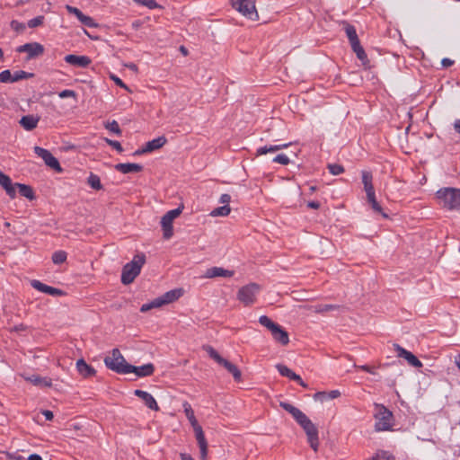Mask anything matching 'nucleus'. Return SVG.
Masks as SVG:
<instances>
[{
    "instance_id": "obj_64",
    "label": "nucleus",
    "mask_w": 460,
    "mask_h": 460,
    "mask_svg": "<svg viewBox=\"0 0 460 460\" xmlns=\"http://www.w3.org/2000/svg\"><path fill=\"white\" fill-rule=\"evenodd\" d=\"M140 25H141L140 21H135V22L132 23V26H133V28H135V29H138Z\"/></svg>"
},
{
    "instance_id": "obj_8",
    "label": "nucleus",
    "mask_w": 460,
    "mask_h": 460,
    "mask_svg": "<svg viewBox=\"0 0 460 460\" xmlns=\"http://www.w3.org/2000/svg\"><path fill=\"white\" fill-rule=\"evenodd\" d=\"M105 366L118 373V374H127V369L128 367V363L125 360L124 357L120 353L119 349H113L111 350V355L108 356L104 358Z\"/></svg>"
},
{
    "instance_id": "obj_18",
    "label": "nucleus",
    "mask_w": 460,
    "mask_h": 460,
    "mask_svg": "<svg viewBox=\"0 0 460 460\" xmlns=\"http://www.w3.org/2000/svg\"><path fill=\"white\" fill-rule=\"evenodd\" d=\"M0 185L5 190L6 194L13 199L16 196L15 186L13 184L11 178L0 171Z\"/></svg>"
},
{
    "instance_id": "obj_13",
    "label": "nucleus",
    "mask_w": 460,
    "mask_h": 460,
    "mask_svg": "<svg viewBox=\"0 0 460 460\" xmlns=\"http://www.w3.org/2000/svg\"><path fill=\"white\" fill-rule=\"evenodd\" d=\"M44 50L43 45L39 42L25 43L16 49V51L19 53H27L28 60L43 55Z\"/></svg>"
},
{
    "instance_id": "obj_22",
    "label": "nucleus",
    "mask_w": 460,
    "mask_h": 460,
    "mask_svg": "<svg viewBox=\"0 0 460 460\" xmlns=\"http://www.w3.org/2000/svg\"><path fill=\"white\" fill-rule=\"evenodd\" d=\"M362 176V182L364 185V190L367 193V197L375 195V189L373 185V175L370 172L367 171H362L361 172Z\"/></svg>"
},
{
    "instance_id": "obj_61",
    "label": "nucleus",
    "mask_w": 460,
    "mask_h": 460,
    "mask_svg": "<svg viewBox=\"0 0 460 460\" xmlns=\"http://www.w3.org/2000/svg\"><path fill=\"white\" fill-rule=\"evenodd\" d=\"M28 460H42L41 456L38 454H31L29 457H28Z\"/></svg>"
},
{
    "instance_id": "obj_40",
    "label": "nucleus",
    "mask_w": 460,
    "mask_h": 460,
    "mask_svg": "<svg viewBox=\"0 0 460 460\" xmlns=\"http://www.w3.org/2000/svg\"><path fill=\"white\" fill-rule=\"evenodd\" d=\"M314 312L315 313H324L332 310H335L338 308L337 305H317L314 307Z\"/></svg>"
},
{
    "instance_id": "obj_60",
    "label": "nucleus",
    "mask_w": 460,
    "mask_h": 460,
    "mask_svg": "<svg viewBox=\"0 0 460 460\" xmlns=\"http://www.w3.org/2000/svg\"><path fill=\"white\" fill-rule=\"evenodd\" d=\"M180 456H181V460H194L193 457L190 455L186 454V453H181L180 455Z\"/></svg>"
},
{
    "instance_id": "obj_37",
    "label": "nucleus",
    "mask_w": 460,
    "mask_h": 460,
    "mask_svg": "<svg viewBox=\"0 0 460 460\" xmlns=\"http://www.w3.org/2000/svg\"><path fill=\"white\" fill-rule=\"evenodd\" d=\"M33 76H34V74H32V73H29V72H26L23 70H18L13 73V81L14 83V82H18L20 80L31 78Z\"/></svg>"
},
{
    "instance_id": "obj_12",
    "label": "nucleus",
    "mask_w": 460,
    "mask_h": 460,
    "mask_svg": "<svg viewBox=\"0 0 460 460\" xmlns=\"http://www.w3.org/2000/svg\"><path fill=\"white\" fill-rule=\"evenodd\" d=\"M34 153L38 156L41 157L44 163L51 169L55 170L58 172H61L63 171L58 160L55 156H53V155L49 150L40 146H35Z\"/></svg>"
},
{
    "instance_id": "obj_63",
    "label": "nucleus",
    "mask_w": 460,
    "mask_h": 460,
    "mask_svg": "<svg viewBox=\"0 0 460 460\" xmlns=\"http://www.w3.org/2000/svg\"><path fill=\"white\" fill-rule=\"evenodd\" d=\"M146 153H148V151H146V146H144L141 149H137L134 155H143V154H146Z\"/></svg>"
},
{
    "instance_id": "obj_19",
    "label": "nucleus",
    "mask_w": 460,
    "mask_h": 460,
    "mask_svg": "<svg viewBox=\"0 0 460 460\" xmlns=\"http://www.w3.org/2000/svg\"><path fill=\"white\" fill-rule=\"evenodd\" d=\"M135 395L142 399L145 404L151 410L159 411V406L153 395L143 390H135Z\"/></svg>"
},
{
    "instance_id": "obj_2",
    "label": "nucleus",
    "mask_w": 460,
    "mask_h": 460,
    "mask_svg": "<svg viewBox=\"0 0 460 460\" xmlns=\"http://www.w3.org/2000/svg\"><path fill=\"white\" fill-rule=\"evenodd\" d=\"M184 412L191 426L193 427L195 437L198 442V446L199 447V460H207L208 457V442L205 438L203 429L201 426L198 423V420L194 415V411H192L190 405L189 403L184 404Z\"/></svg>"
},
{
    "instance_id": "obj_46",
    "label": "nucleus",
    "mask_w": 460,
    "mask_h": 460,
    "mask_svg": "<svg viewBox=\"0 0 460 460\" xmlns=\"http://www.w3.org/2000/svg\"><path fill=\"white\" fill-rule=\"evenodd\" d=\"M13 74H12L10 70H4L0 73V82L4 84L13 83Z\"/></svg>"
},
{
    "instance_id": "obj_1",
    "label": "nucleus",
    "mask_w": 460,
    "mask_h": 460,
    "mask_svg": "<svg viewBox=\"0 0 460 460\" xmlns=\"http://www.w3.org/2000/svg\"><path fill=\"white\" fill-rule=\"evenodd\" d=\"M279 406L290 413L296 421L303 428L307 436L310 447L316 452L319 447L318 429L316 426L302 411L294 405L287 402H280Z\"/></svg>"
},
{
    "instance_id": "obj_50",
    "label": "nucleus",
    "mask_w": 460,
    "mask_h": 460,
    "mask_svg": "<svg viewBox=\"0 0 460 460\" xmlns=\"http://www.w3.org/2000/svg\"><path fill=\"white\" fill-rule=\"evenodd\" d=\"M66 9L69 13L74 14L78 20L84 14L78 8L74 7L72 5H66Z\"/></svg>"
},
{
    "instance_id": "obj_11",
    "label": "nucleus",
    "mask_w": 460,
    "mask_h": 460,
    "mask_svg": "<svg viewBox=\"0 0 460 460\" xmlns=\"http://www.w3.org/2000/svg\"><path fill=\"white\" fill-rule=\"evenodd\" d=\"M260 289V286L256 283L248 284L238 290L237 298L245 306L251 305L256 301Z\"/></svg>"
},
{
    "instance_id": "obj_62",
    "label": "nucleus",
    "mask_w": 460,
    "mask_h": 460,
    "mask_svg": "<svg viewBox=\"0 0 460 460\" xmlns=\"http://www.w3.org/2000/svg\"><path fill=\"white\" fill-rule=\"evenodd\" d=\"M454 128L457 133L460 134V119H456L454 122Z\"/></svg>"
},
{
    "instance_id": "obj_31",
    "label": "nucleus",
    "mask_w": 460,
    "mask_h": 460,
    "mask_svg": "<svg viewBox=\"0 0 460 460\" xmlns=\"http://www.w3.org/2000/svg\"><path fill=\"white\" fill-rule=\"evenodd\" d=\"M15 190L18 189V191L21 196L25 197L29 199H34V192L31 186L22 184V183H15Z\"/></svg>"
},
{
    "instance_id": "obj_44",
    "label": "nucleus",
    "mask_w": 460,
    "mask_h": 460,
    "mask_svg": "<svg viewBox=\"0 0 460 460\" xmlns=\"http://www.w3.org/2000/svg\"><path fill=\"white\" fill-rule=\"evenodd\" d=\"M277 152L275 145L264 146L257 149L256 155H266L267 153Z\"/></svg>"
},
{
    "instance_id": "obj_10",
    "label": "nucleus",
    "mask_w": 460,
    "mask_h": 460,
    "mask_svg": "<svg viewBox=\"0 0 460 460\" xmlns=\"http://www.w3.org/2000/svg\"><path fill=\"white\" fill-rule=\"evenodd\" d=\"M255 2L256 0H230L234 9L252 21H256L259 18Z\"/></svg>"
},
{
    "instance_id": "obj_16",
    "label": "nucleus",
    "mask_w": 460,
    "mask_h": 460,
    "mask_svg": "<svg viewBox=\"0 0 460 460\" xmlns=\"http://www.w3.org/2000/svg\"><path fill=\"white\" fill-rule=\"evenodd\" d=\"M64 59L67 64H69L71 66H74L76 67H83V68L87 67L92 63V60L89 57L77 56V55H74V54L66 55L64 58Z\"/></svg>"
},
{
    "instance_id": "obj_43",
    "label": "nucleus",
    "mask_w": 460,
    "mask_h": 460,
    "mask_svg": "<svg viewBox=\"0 0 460 460\" xmlns=\"http://www.w3.org/2000/svg\"><path fill=\"white\" fill-rule=\"evenodd\" d=\"M137 4L146 6L149 9H155L161 7L155 0H134Z\"/></svg>"
},
{
    "instance_id": "obj_36",
    "label": "nucleus",
    "mask_w": 460,
    "mask_h": 460,
    "mask_svg": "<svg viewBox=\"0 0 460 460\" xmlns=\"http://www.w3.org/2000/svg\"><path fill=\"white\" fill-rule=\"evenodd\" d=\"M67 254L65 251H57L52 254V261L55 264H61L66 261Z\"/></svg>"
},
{
    "instance_id": "obj_5",
    "label": "nucleus",
    "mask_w": 460,
    "mask_h": 460,
    "mask_svg": "<svg viewBox=\"0 0 460 460\" xmlns=\"http://www.w3.org/2000/svg\"><path fill=\"white\" fill-rule=\"evenodd\" d=\"M182 295L183 290L181 288L172 289L151 302L142 305L140 311L146 313L153 308H159L178 300Z\"/></svg>"
},
{
    "instance_id": "obj_20",
    "label": "nucleus",
    "mask_w": 460,
    "mask_h": 460,
    "mask_svg": "<svg viewBox=\"0 0 460 460\" xmlns=\"http://www.w3.org/2000/svg\"><path fill=\"white\" fill-rule=\"evenodd\" d=\"M234 272L233 270H225L220 267H212L207 270L205 277L208 279L217 277L231 278L234 276Z\"/></svg>"
},
{
    "instance_id": "obj_4",
    "label": "nucleus",
    "mask_w": 460,
    "mask_h": 460,
    "mask_svg": "<svg viewBox=\"0 0 460 460\" xmlns=\"http://www.w3.org/2000/svg\"><path fill=\"white\" fill-rule=\"evenodd\" d=\"M146 262V256L143 253L137 254L133 260L124 265L121 272V282L128 285L139 275L141 268Z\"/></svg>"
},
{
    "instance_id": "obj_47",
    "label": "nucleus",
    "mask_w": 460,
    "mask_h": 460,
    "mask_svg": "<svg viewBox=\"0 0 460 460\" xmlns=\"http://www.w3.org/2000/svg\"><path fill=\"white\" fill-rule=\"evenodd\" d=\"M182 208H183L182 206L178 207L177 208L169 210L164 216L166 217L167 218L174 220L176 217H178L181 215V213L182 212Z\"/></svg>"
},
{
    "instance_id": "obj_29",
    "label": "nucleus",
    "mask_w": 460,
    "mask_h": 460,
    "mask_svg": "<svg viewBox=\"0 0 460 460\" xmlns=\"http://www.w3.org/2000/svg\"><path fill=\"white\" fill-rule=\"evenodd\" d=\"M173 220L167 218L166 217H163L161 219V226L163 229V235L165 239H170L173 234V227H172Z\"/></svg>"
},
{
    "instance_id": "obj_27",
    "label": "nucleus",
    "mask_w": 460,
    "mask_h": 460,
    "mask_svg": "<svg viewBox=\"0 0 460 460\" xmlns=\"http://www.w3.org/2000/svg\"><path fill=\"white\" fill-rule=\"evenodd\" d=\"M341 395V392L339 390H332L330 392H317L314 395V399L315 401H319L321 402H323L328 400H332L335 398H338Z\"/></svg>"
},
{
    "instance_id": "obj_52",
    "label": "nucleus",
    "mask_w": 460,
    "mask_h": 460,
    "mask_svg": "<svg viewBox=\"0 0 460 460\" xmlns=\"http://www.w3.org/2000/svg\"><path fill=\"white\" fill-rule=\"evenodd\" d=\"M10 25L11 28L17 32L22 31L25 29V25L16 20H13Z\"/></svg>"
},
{
    "instance_id": "obj_3",
    "label": "nucleus",
    "mask_w": 460,
    "mask_h": 460,
    "mask_svg": "<svg viewBox=\"0 0 460 460\" xmlns=\"http://www.w3.org/2000/svg\"><path fill=\"white\" fill-rule=\"evenodd\" d=\"M438 204L448 210H460V189L441 188L436 192Z\"/></svg>"
},
{
    "instance_id": "obj_14",
    "label": "nucleus",
    "mask_w": 460,
    "mask_h": 460,
    "mask_svg": "<svg viewBox=\"0 0 460 460\" xmlns=\"http://www.w3.org/2000/svg\"><path fill=\"white\" fill-rule=\"evenodd\" d=\"M394 349L397 353V357L404 358L410 366L417 368H420L423 366L421 361L415 355H413L411 351L405 349L399 344L394 343Z\"/></svg>"
},
{
    "instance_id": "obj_42",
    "label": "nucleus",
    "mask_w": 460,
    "mask_h": 460,
    "mask_svg": "<svg viewBox=\"0 0 460 460\" xmlns=\"http://www.w3.org/2000/svg\"><path fill=\"white\" fill-rule=\"evenodd\" d=\"M79 21L81 22L82 24H84L89 28L97 27V23L94 22V20L88 15L83 14L81 16V18L79 19Z\"/></svg>"
},
{
    "instance_id": "obj_58",
    "label": "nucleus",
    "mask_w": 460,
    "mask_h": 460,
    "mask_svg": "<svg viewBox=\"0 0 460 460\" xmlns=\"http://www.w3.org/2000/svg\"><path fill=\"white\" fill-rule=\"evenodd\" d=\"M360 369L366 371V372H368V373H371V374H375L374 370L372 369V367H370L369 366L367 365H363V366H360L359 367Z\"/></svg>"
},
{
    "instance_id": "obj_28",
    "label": "nucleus",
    "mask_w": 460,
    "mask_h": 460,
    "mask_svg": "<svg viewBox=\"0 0 460 460\" xmlns=\"http://www.w3.org/2000/svg\"><path fill=\"white\" fill-rule=\"evenodd\" d=\"M167 142V139L165 137H158L151 141H148L146 143V151H148V153L153 152L155 150H157L161 147H163Z\"/></svg>"
},
{
    "instance_id": "obj_39",
    "label": "nucleus",
    "mask_w": 460,
    "mask_h": 460,
    "mask_svg": "<svg viewBox=\"0 0 460 460\" xmlns=\"http://www.w3.org/2000/svg\"><path fill=\"white\" fill-rule=\"evenodd\" d=\"M104 127H105V128H107L111 132L116 134L117 136L121 135V129L119 126V123L116 120H112L111 122L105 123Z\"/></svg>"
},
{
    "instance_id": "obj_15",
    "label": "nucleus",
    "mask_w": 460,
    "mask_h": 460,
    "mask_svg": "<svg viewBox=\"0 0 460 460\" xmlns=\"http://www.w3.org/2000/svg\"><path fill=\"white\" fill-rule=\"evenodd\" d=\"M127 367V374L134 373L139 377L150 376L154 374L155 371V366L152 363H147L140 367H136L129 364Z\"/></svg>"
},
{
    "instance_id": "obj_30",
    "label": "nucleus",
    "mask_w": 460,
    "mask_h": 460,
    "mask_svg": "<svg viewBox=\"0 0 460 460\" xmlns=\"http://www.w3.org/2000/svg\"><path fill=\"white\" fill-rule=\"evenodd\" d=\"M279 373L282 376H286V377H288L289 379L291 380H300V376L296 375L295 372H293L289 367H288L287 366L285 365H282V364H278L276 366Z\"/></svg>"
},
{
    "instance_id": "obj_7",
    "label": "nucleus",
    "mask_w": 460,
    "mask_h": 460,
    "mask_svg": "<svg viewBox=\"0 0 460 460\" xmlns=\"http://www.w3.org/2000/svg\"><path fill=\"white\" fill-rule=\"evenodd\" d=\"M342 24H343V28L346 32V35L349 40L351 49L356 53L357 58L361 61L367 60V54H366L363 47L360 45V41L358 40L355 26L349 24V22H347L345 21L342 22Z\"/></svg>"
},
{
    "instance_id": "obj_41",
    "label": "nucleus",
    "mask_w": 460,
    "mask_h": 460,
    "mask_svg": "<svg viewBox=\"0 0 460 460\" xmlns=\"http://www.w3.org/2000/svg\"><path fill=\"white\" fill-rule=\"evenodd\" d=\"M328 170L332 175H340L344 172V167L338 164H328Z\"/></svg>"
},
{
    "instance_id": "obj_49",
    "label": "nucleus",
    "mask_w": 460,
    "mask_h": 460,
    "mask_svg": "<svg viewBox=\"0 0 460 460\" xmlns=\"http://www.w3.org/2000/svg\"><path fill=\"white\" fill-rule=\"evenodd\" d=\"M105 141H106V143L109 146H111V147L116 149L119 153H121L123 151V147H122L121 144L119 141L111 140V139H109V138H106Z\"/></svg>"
},
{
    "instance_id": "obj_55",
    "label": "nucleus",
    "mask_w": 460,
    "mask_h": 460,
    "mask_svg": "<svg viewBox=\"0 0 460 460\" xmlns=\"http://www.w3.org/2000/svg\"><path fill=\"white\" fill-rule=\"evenodd\" d=\"M441 64L444 67H449L454 64V60L445 58L441 60Z\"/></svg>"
},
{
    "instance_id": "obj_23",
    "label": "nucleus",
    "mask_w": 460,
    "mask_h": 460,
    "mask_svg": "<svg viewBox=\"0 0 460 460\" xmlns=\"http://www.w3.org/2000/svg\"><path fill=\"white\" fill-rule=\"evenodd\" d=\"M76 369L84 377L93 376L96 374V370L92 366L88 365L83 358L76 361Z\"/></svg>"
},
{
    "instance_id": "obj_53",
    "label": "nucleus",
    "mask_w": 460,
    "mask_h": 460,
    "mask_svg": "<svg viewBox=\"0 0 460 460\" xmlns=\"http://www.w3.org/2000/svg\"><path fill=\"white\" fill-rule=\"evenodd\" d=\"M111 80H113V81H114V83H115L118 86H119V87H121V88H123V89H126V90L128 89V86H127V85L123 83V81H122L120 78H119L118 76H116V75H111Z\"/></svg>"
},
{
    "instance_id": "obj_26",
    "label": "nucleus",
    "mask_w": 460,
    "mask_h": 460,
    "mask_svg": "<svg viewBox=\"0 0 460 460\" xmlns=\"http://www.w3.org/2000/svg\"><path fill=\"white\" fill-rule=\"evenodd\" d=\"M27 381L31 382L34 385L41 386V387H50L52 385V381L50 378L41 377L39 375H32L30 376L24 377Z\"/></svg>"
},
{
    "instance_id": "obj_51",
    "label": "nucleus",
    "mask_w": 460,
    "mask_h": 460,
    "mask_svg": "<svg viewBox=\"0 0 460 460\" xmlns=\"http://www.w3.org/2000/svg\"><path fill=\"white\" fill-rule=\"evenodd\" d=\"M58 96L62 99L73 97L76 98V93L74 90L66 89L58 93Z\"/></svg>"
},
{
    "instance_id": "obj_38",
    "label": "nucleus",
    "mask_w": 460,
    "mask_h": 460,
    "mask_svg": "<svg viewBox=\"0 0 460 460\" xmlns=\"http://www.w3.org/2000/svg\"><path fill=\"white\" fill-rule=\"evenodd\" d=\"M372 460H395V457L387 451L379 450L372 457Z\"/></svg>"
},
{
    "instance_id": "obj_48",
    "label": "nucleus",
    "mask_w": 460,
    "mask_h": 460,
    "mask_svg": "<svg viewBox=\"0 0 460 460\" xmlns=\"http://www.w3.org/2000/svg\"><path fill=\"white\" fill-rule=\"evenodd\" d=\"M273 162L283 165H288L290 163V160L285 154H279L273 158Z\"/></svg>"
},
{
    "instance_id": "obj_25",
    "label": "nucleus",
    "mask_w": 460,
    "mask_h": 460,
    "mask_svg": "<svg viewBox=\"0 0 460 460\" xmlns=\"http://www.w3.org/2000/svg\"><path fill=\"white\" fill-rule=\"evenodd\" d=\"M40 121V118L33 115H26L20 119L21 126L26 130L34 129Z\"/></svg>"
},
{
    "instance_id": "obj_24",
    "label": "nucleus",
    "mask_w": 460,
    "mask_h": 460,
    "mask_svg": "<svg viewBox=\"0 0 460 460\" xmlns=\"http://www.w3.org/2000/svg\"><path fill=\"white\" fill-rule=\"evenodd\" d=\"M115 170L123 174H127L131 172H139L143 170V166L138 164L131 163L117 164L115 165Z\"/></svg>"
},
{
    "instance_id": "obj_34",
    "label": "nucleus",
    "mask_w": 460,
    "mask_h": 460,
    "mask_svg": "<svg viewBox=\"0 0 460 460\" xmlns=\"http://www.w3.org/2000/svg\"><path fill=\"white\" fill-rule=\"evenodd\" d=\"M367 201L370 204L372 209L375 212L382 214L384 217H387V215L383 213L382 207L380 206V204L377 202V200L376 199V194L367 197Z\"/></svg>"
},
{
    "instance_id": "obj_21",
    "label": "nucleus",
    "mask_w": 460,
    "mask_h": 460,
    "mask_svg": "<svg viewBox=\"0 0 460 460\" xmlns=\"http://www.w3.org/2000/svg\"><path fill=\"white\" fill-rule=\"evenodd\" d=\"M272 338L279 344L286 346L289 342L288 332L279 324L271 332Z\"/></svg>"
},
{
    "instance_id": "obj_6",
    "label": "nucleus",
    "mask_w": 460,
    "mask_h": 460,
    "mask_svg": "<svg viewBox=\"0 0 460 460\" xmlns=\"http://www.w3.org/2000/svg\"><path fill=\"white\" fill-rule=\"evenodd\" d=\"M376 412L375 413L376 431H388L393 429V413L382 404H376Z\"/></svg>"
},
{
    "instance_id": "obj_35",
    "label": "nucleus",
    "mask_w": 460,
    "mask_h": 460,
    "mask_svg": "<svg viewBox=\"0 0 460 460\" xmlns=\"http://www.w3.org/2000/svg\"><path fill=\"white\" fill-rule=\"evenodd\" d=\"M259 323L262 326L266 327L270 332L279 325L278 323L271 321V319H270L267 315L260 316Z\"/></svg>"
},
{
    "instance_id": "obj_33",
    "label": "nucleus",
    "mask_w": 460,
    "mask_h": 460,
    "mask_svg": "<svg viewBox=\"0 0 460 460\" xmlns=\"http://www.w3.org/2000/svg\"><path fill=\"white\" fill-rule=\"evenodd\" d=\"M231 208L229 205H224L222 207L216 208L210 213L212 217H226L230 214Z\"/></svg>"
},
{
    "instance_id": "obj_54",
    "label": "nucleus",
    "mask_w": 460,
    "mask_h": 460,
    "mask_svg": "<svg viewBox=\"0 0 460 460\" xmlns=\"http://www.w3.org/2000/svg\"><path fill=\"white\" fill-rule=\"evenodd\" d=\"M219 201L225 205H228L231 201V196L229 194L224 193L220 196Z\"/></svg>"
},
{
    "instance_id": "obj_45",
    "label": "nucleus",
    "mask_w": 460,
    "mask_h": 460,
    "mask_svg": "<svg viewBox=\"0 0 460 460\" xmlns=\"http://www.w3.org/2000/svg\"><path fill=\"white\" fill-rule=\"evenodd\" d=\"M44 19L45 18L43 15H39L37 17H34L28 21V27L29 28H36L38 26H40V25H42Z\"/></svg>"
},
{
    "instance_id": "obj_59",
    "label": "nucleus",
    "mask_w": 460,
    "mask_h": 460,
    "mask_svg": "<svg viewBox=\"0 0 460 460\" xmlns=\"http://www.w3.org/2000/svg\"><path fill=\"white\" fill-rule=\"evenodd\" d=\"M289 146H291V143H285V144L275 145V147L277 148V151H279V150L287 148Z\"/></svg>"
},
{
    "instance_id": "obj_32",
    "label": "nucleus",
    "mask_w": 460,
    "mask_h": 460,
    "mask_svg": "<svg viewBox=\"0 0 460 460\" xmlns=\"http://www.w3.org/2000/svg\"><path fill=\"white\" fill-rule=\"evenodd\" d=\"M87 182L93 190H99L102 189L100 177L93 172L90 173Z\"/></svg>"
},
{
    "instance_id": "obj_56",
    "label": "nucleus",
    "mask_w": 460,
    "mask_h": 460,
    "mask_svg": "<svg viewBox=\"0 0 460 460\" xmlns=\"http://www.w3.org/2000/svg\"><path fill=\"white\" fill-rule=\"evenodd\" d=\"M42 414L45 416L47 420H52L53 418H54L53 412L51 411H49V410L42 411Z\"/></svg>"
},
{
    "instance_id": "obj_57",
    "label": "nucleus",
    "mask_w": 460,
    "mask_h": 460,
    "mask_svg": "<svg viewBox=\"0 0 460 460\" xmlns=\"http://www.w3.org/2000/svg\"><path fill=\"white\" fill-rule=\"evenodd\" d=\"M307 207L310 208L317 209L320 208V203L318 201H309L307 203Z\"/></svg>"
},
{
    "instance_id": "obj_17",
    "label": "nucleus",
    "mask_w": 460,
    "mask_h": 460,
    "mask_svg": "<svg viewBox=\"0 0 460 460\" xmlns=\"http://www.w3.org/2000/svg\"><path fill=\"white\" fill-rule=\"evenodd\" d=\"M32 288H34L36 290L40 291L45 294H49L50 296H62L64 292L61 289L48 286L40 280H32L31 282Z\"/></svg>"
},
{
    "instance_id": "obj_9",
    "label": "nucleus",
    "mask_w": 460,
    "mask_h": 460,
    "mask_svg": "<svg viewBox=\"0 0 460 460\" xmlns=\"http://www.w3.org/2000/svg\"><path fill=\"white\" fill-rule=\"evenodd\" d=\"M204 349L208 352L211 358H213L219 365L223 366L233 376L235 381L239 382L241 380L242 373L234 364L222 358L219 353L211 346H206L204 347Z\"/></svg>"
}]
</instances>
